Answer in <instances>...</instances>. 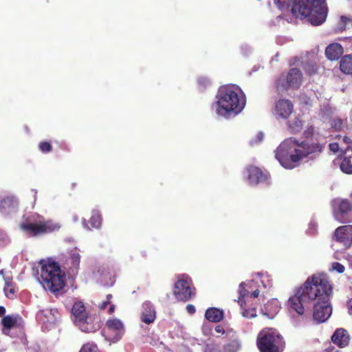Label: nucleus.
Returning <instances> with one entry per match:
<instances>
[{"mask_svg":"<svg viewBox=\"0 0 352 352\" xmlns=\"http://www.w3.org/2000/svg\"><path fill=\"white\" fill-rule=\"evenodd\" d=\"M332 294V287L327 275L316 274L307 278L302 287L287 302L288 307L299 315L304 313V305L312 303L314 319L319 323L326 321L331 315L332 309L329 302Z\"/></svg>","mask_w":352,"mask_h":352,"instance_id":"nucleus-1","label":"nucleus"},{"mask_svg":"<svg viewBox=\"0 0 352 352\" xmlns=\"http://www.w3.org/2000/svg\"><path fill=\"white\" fill-rule=\"evenodd\" d=\"M321 151L322 147L318 144H309L305 141L300 142L296 138H289L278 146L275 157L282 166L292 169L305 158L314 159Z\"/></svg>","mask_w":352,"mask_h":352,"instance_id":"nucleus-2","label":"nucleus"},{"mask_svg":"<svg viewBox=\"0 0 352 352\" xmlns=\"http://www.w3.org/2000/svg\"><path fill=\"white\" fill-rule=\"evenodd\" d=\"M325 0H274L281 11H291L300 19H307L313 25L323 23L327 16Z\"/></svg>","mask_w":352,"mask_h":352,"instance_id":"nucleus-3","label":"nucleus"},{"mask_svg":"<svg viewBox=\"0 0 352 352\" xmlns=\"http://www.w3.org/2000/svg\"><path fill=\"white\" fill-rule=\"evenodd\" d=\"M212 108L222 117L229 118L242 111L245 106V96L239 87L228 85L219 87Z\"/></svg>","mask_w":352,"mask_h":352,"instance_id":"nucleus-4","label":"nucleus"},{"mask_svg":"<svg viewBox=\"0 0 352 352\" xmlns=\"http://www.w3.org/2000/svg\"><path fill=\"white\" fill-rule=\"evenodd\" d=\"M40 282L46 290L55 294L61 291L65 285V275L58 263L50 261L42 264Z\"/></svg>","mask_w":352,"mask_h":352,"instance_id":"nucleus-5","label":"nucleus"},{"mask_svg":"<svg viewBox=\"0 0 352 352\" xmlns=\"http://www.w3.org/2000/svg\"><path fill=\"white\" fill-rule=\"evenodd\" d=\"M74 324L83 332H94L100 328L98 317L90 313L82 302H76L72 307Z\"/></svg>","mask_w":352,"mask_h":352,"instance_id":"nucleus-6","label":"nucleus"},{"mask_svg":"<svg viewBox=\"0 0 352 352\" xmlns=\"http://www.w3.org/2000/svg\"><path fill=\"white\" fill-rule=\"evenodd\" d=\"M20 228L26 235L33 236L57 230L60 228V225L52 221H45L43 217L34 214L26 223H21Z\"/></svg>","mask_w":352,"mask_h":352,"instance_id":"nucleus-7","label":"nucleus"},{"mask_svg":"<svg viewBox=\"0 0 352 352\" xmlns=\"http://www.w3.org/2000/svg\"><path fill=\"white\" fill-rule=\"evenodd\" d=\"M257 346L261 352H282L285 342L276 329H265L258 336Z\"/></svg>","mask_w":352,"mask_h":352,"instance_id":"nucleus-8","label":"nucleus"},{"mask_svg":"<svg viewBox=\"0 0 352 352\" xmlns=\"http://www.w3.org/2000/svg\"><path fill=\"white\" fill-rule=\"evenodd\" d=\"M173 294L175 298L180 301H187L194 296L195 289L192 286L191 278L186 274L179 276L175 283Z\"/></svg>","mask_w":352,"mask_h":352,"instance_id":"nucleus-9","label":"nucleus"},{"mask_svg":"<svg viewBox=\"0 0 352 352\" xmlns=\"http://www.w3.org/2000/svg\"><path fill=\"white\" fill-rule=\"evenodd\" d=\"M302 75L297 68H292L287 75L282 74L276 82L278 92L283 93L289 89H298L302 82Z\"/></svg>","mask_w":352,"mask_h":352,"instance_id":"nucleus-10","label":"nucleus"},{"mask_svg":"<svg viewBox=\"0 0 352 352\" xmlns=\"http://www.w3.org/2000/svg\"><path fill=\"white\" fill-rule=\"evenodd\" d=\"M248 285L247 283H241L239 286V297L238 302L241 307V315L246 318H252L256 316V309L255 307L247 308L246 302L243 301V298L249 297L257 298L259 294L258 289H255L253 292L250 291L248 289H245V286Z\"/></svg>","mask_w":352,"mask_h":352,"instance_id":"nucleus-11","label":"nucleus"},{"mask_svg":"<svg viewBox=\"0 0 352 352\" xmlns=\"http://www.w3.org/2000/svg\"><path fill=\"white\" fill-rule=\"evenodd\" d=\"M333 216L340 223L352 221V205L347 199H336L333 203Z\"/></svg>","mask_w":352,"mask_h":352,"instance_id":"nucleus-12","label":"nucleus"},{"mask_svg":"<svg viewBox=\"0 0 352 352\" xmlns=\"http://www.w3.org/2000/svg\"><path fill=\"white\" fill-rule=\"evenodd\" d=\"M103 332L106 340L116 342L120 340L124 335V324L120 319H109L106 322Z\"/></svg>","mask_w":352,"mask_h":352,"instance_id":"nucleus-13","label":"nucleus"},{"mask_svg":"<svg viewBox=\"0 0 352 352\" xmlns=\"http://www.w3.org/2000/svg\"><path fill=\"white\" fill-rule=\"evenodd\" d=\"M36 318L41 322L42 329L48 331L58 322L60 314L57 309H45L37 313Z\"/></svg>","mask_w":352,"mask_h":352,"instance_id":"nucleus-14","label":"nucleus"},{"mask_svg":"<svg viewBox=\"0 0 352 352\" xmlns=\"http://www.w3.org/2000/svg\"><path fill=\"white\" fill-rule=\"evenodd\" d=\"M258 281L261 282L264 288H270L272 286V279L270 275L267 273L258 272L252 275V280L245 282L248 283V285L245 286V289H248L251 292L258 289Z\"/></svg>","mask_w":352,"mask_h":352,"instance_id":"nucleus-15","label":"nucleus"},{"mask_svg":"<svg viewBox=\"0 0 352 352\" xmlns=\"http://www.w3.org/2000/svg\"><path fill=\"white\" fill-rule=\"evenodd\" d=\"M294 105L289 100L280 99L275 103L274 115L277 118L286 119L292 113Z\"/></svg>","mask_w":352,"mask_h":352,"instance_id":"nucleus-16","label":"nucleus"},{"mask_svg":"<svg viewBox=\"0 0 352 352\" xmlns=\"http://www.w3.org/2000/svg\"><path fill=\"white\" fill-rule=\"evenodd\" d=\"M337 241L343 243L346 247L352 244V226L346 225L338 227L334 233Z\"/></svg>","mask_w":352,"mask_h":352,"instance_id":"nucleus-17","label":"nucleus"},{"mask_svg":"<svg viewBox=\"0 0 352 352\" xmlns=\"http://www.w3.org/2000/svg\"><path fill=\"white\" fill-rule=\"evenodd\" d=\"M247 179L250 185H256L267 180V173H264L261 169L255 166H250L245 171Z\"/></svg>","mask_w":352,"mask_h":352,"instance_id":"nucleus-18","label":"nucleus"},{"mask_svg":"<svg viewBox=\"0 0 352 352\" xmlns=\"http://www.w3.org/2000/svg\"><path fill=\"white\" fill-rule=\"evenodd\" d=\"M18 207V199L14 196H8L0 200V210L3 214L14 213L17 210Z\"/></svg>","mask_w":352,"mask_h":352,"instance_id":"nucleus-19","label":"nucleus"},{"mask_svg":"<svg viewBox=\"0 0 352 352\" xmlns=\"http://www.w3.org/2000/svg\"><path fill=\"white\" fill-rule=\"evenodd\" d=\"M349 340L350 337L347 331L342 328L338 329L331 336L332 342L340 348L346 346Z\"/></svg>","mask_w":352,"mask_h":352,"instance_id":"nucleus-20","label":"nucleus"},{"mask_svg":"<svg viewBox=\"0 0 352 352\" xmlns=\"http://www.w3.org/2000/svg\"><path fill=\"white\" fill-rule=\"evenodd\" d=\"M155 318L156 313L153 305L148 301L144 302L141 314L142 320L146 324H150L155 320Z\"/></svg>","mask_w":352,"mask_h":352,"instance_id":"nucleus-21","label":"nucleus"},{"mask_svg":"<svg viewBox=\"0 0 352 352\" xmlns=\"http://www.w3.org/2000/svg\"><path fill=\"white\" fill-rule=\"evenodd\" d=\"M280 305L277 299H272L265 304L264 307L262 308L261 311L263 315L272 318H274L280 311Z\"/></svg>","mask_w":352,"mask_h":352,"instance_id":"nucleus-22","label":"nucleus"},{"mask_svg":"<svg viewBox=\"0 0 352 352\" xmlns=\"http://www.w3.org/2000/svg\"><path fill=\"white\" fill-rule=\"evenodd\" d=\"M343 54V48L339 43H331L329 45L325 50V55L329 60H335Z\"/></svg>","mask_w":352,"mask_h":352,"instance_id":"nucleus-23","label":"nucleus"},{"mask_svg":"<svg viewBox=\"0 0 352 352\" xmlns=\"http://www.w3.org/2000/svg\"><path fill=\"white\" fill-rule=\"evenodd\" d=\"M206 318L214 322H219L223 318V313L221 310L217 308H209L205 314Z\"/></svg>","mask_w":352,"mask_h":352,"instance_id":"nucleus-24","label":"nucleus"},{"mask_svg":"<svg viewBox=\"0 0 352 352\" xmlns=\"http://www.w3.org/2000/svg\"><path fill=\"white\" fill-rule=\"evenodd\" d=\"M241 344L238 338L235 336H232V339L223 348V352H237L240 350Z\"/></svg>","mask_w":352,"mask_h":352,"instance_id":"nucleus-25","label":"nucleus"},{"mask_svg":"<svg viewBox=\"0 0 352 352\" xmlns=\"http://www.w3.org/2000/svg\"><path fill=\"white\" fill-rule=\"evenodd\" d=\"M340 68L344 74H352V55H346L342 58Z\"/></svg>","mask_w":352,"mask_h":352,"instance_id":"nucleus-26","label":"nucleus"},{"mask_svg":"<svg viewBox=\"0 0 352 352\" xmlns=\"http://www.w3.org/2000/svg\"><path fill=\"white\" fill-rule=\"evenodd\" d=\"M16 323V318L11 316H4L2 319L3 331L5 334L8 335L10 329L13 327Z\"/></svg>","mask_w":352,"mask_h":352,"instance_id":"nucleus-27","label":"nucleus"},{"mask_svg":"<svg viewBox=\"0 0 352 352\" xmlns=\"http://www.w3.org/2000/svg\"><path fill=\"white\" fill-rule=\"evenodd\" d=\"M302 122L299 118H294L288 122V129L292 133H298L301 131L302 129Z\"/></svg>","mask_w":352,"mask_h":352,"instance_id":"nucleus-28","label":"nucleus"},{"mask_svg":"<svg viewBox=\"0 0 352 352\" xmlns=\"http://www.w3.org/2000/svg\"><path fill=\"white\" fill-rule=\"evenodd\" d=\"M341 170L346 174H352V160L350 157L344 158L340 163Z\"/></svg>","mask_w":352,"mask_h":352,"instance_id":"nucleus-29","label":"nucleus"},{"mask_svg":"<svg viewBox=\"0 0 352 352\" xmlns=\"http://www.w3.org/2000/svg\"><path fill=\"white\" fill-rule=\"evenodd\" d=\"M101 216L98 211L94 210L92 212V216L90 219V223L91 228H98L101 225Z\"/></svg>","mask_w":352,"mask_h":352,"instance_id":"nucleus-30","label":"nucleus"},{"mask_svg":"<svg viewBox=\"0 0 352 352\" xmlns=\"http://www.w3.org/2000/svg\"><path fill=\"white\" fill-rule=\"evenodd\" d=\"M70 258L72 260V263L73 265V267L75 269H77L80 264V256L76 250H74L71 251Z\"/></svg>","mask_w":352,"mask_h":352,"instance_id":"nucleus-31","label":"nucleus"},{"mask_svg":"<svg viewBox=\"0 0 352 352\" xmlns=\"http://www.w3.org/2000/svg\"><path fill=\"white\" fill-rule=\"evenodd\" d=\"M352 22V18H350V17H347V16H342L340 17V23H339V30L340 32L343 31L344 30H345L346 27V25L348 23H351Z\"/></svg>","mask_w":352,"mask_h":352,"instance_id":"nucleus-32","label":"nucleus"},{"mask_svg":"<svg viewBox=\"0 0 352 352\" xmlns=\"http://www.w3.org/2000/svg\"><path fill=\"white\" fill-rule=\"evenodd\" d=\"M97 346L92 343H87L82 346L80 352H96Z\"/></svg>","mask_w":352,"mask_h":352,"instance_id":"nucleus-33","label":"nucleus"},{"mask_svg":"<svg viewBox=\"0 0 352 352\" xmlns=\"http://www.w3.org/2000/svg\"><path fill=\"white\" fill-rule=\"evenodd\" d=\"M3 290L6 296L8 298H12L14 297L15 293V288L13 284L11 285V286H4Z\"/></svg>","mask_w":352,"mask_h":352,"instance_id":"nucleus-34","label":"nucleus"},{"mask_svg":"<svg viewBox=\"0 0 352 352\" xmlns=\"http://www.w3.org/2000/svg\"><path fill=\"white\" fill-rule=\"evenodd\" d=\"M331 270L336 271L338 273H342L344 272L345 267L343 265L340 264L338 262H333L331 264Z\"/></svg>","mask_w":352,"mask_h":352,"instance_id":"nucleus-35","label":"nucleus"},{"mask_svg":"<svg viewBox=\"0 0 352 352\" xmlns=\"http://www.w3.org/2000/svg\"><path fill=\"white\" fill-rule=\"evenodd\" d=\"M198 84L199 87L206 88L210 84V81L207 77L201 76L198 78Z\"/></svg>","mask_w":352,"mask_h":352,"instance_id":"nucleus-36","label":"nucleus"},{"mask_svg":"<svg viewBox=\"0 0 352 352\" xmlns=\"http://www.w3.org/2000/svg\"><path fill=\"white\" fill-rule=\"evenodd\" d=\"M39 148L43 153H48L52 150V146L49 142H43L39 144Z\"/></svg>","mask_w":352,"mask_h":352,"instance_id":"nucleus-37","label":"nucleus"},{"mask_svg":"<svg viewBox=\"0 0 352 352\" xmlns=\"http://www.w3.org/2000/svg\"><path fill=\"white\" fill-rule=\"evenodd\" d=\"M316 228H317L316 223L311 221L309 224V227L307 230V233L308 234H315V232L316 231Z\"/></svg>","mask_w":352,"mask_h":352,"instance_id":"nucleus-38","label":"nucleus"},{"mask_svg":"<svg viewBox=\"0 0 352 352\" xmlns=\"http://www.w3.org/2000/svg\"><path fill=\"white\" fill-rule=\"evenodd\" d=\"M111 298H112V295H111V294H108V295L107 296V300H104V301H103V302H102L99 305V306H98V307H99V308H100V309H106V307H107V305L110 304V302H111Z\"/></svg>","mask_w":352,"mask_h":352,"instance_id":"nucleus-39","label":"nucleus"},{"mask_svg":"<svg viewBox=\"0 0 352 352\" xmlns=\"http://www.w3.org/2000/svg\"><path fill=\"white\" fill-rule=\"evenodd\" d=\"M329 149L333 152V153H336L337 151H338L340 148V143L338 142H333V143H331L329 144Z\"/></svg>","mask_w":352,"mask_h":352,"instance_id":"nucleus-40","label":"nucleus"},{"mask_svg":"<svg viewBox=\"0 0 352 352\" xmlns=\"http://www.w3.org/2000/svg\"><path fill=\"white\" fill-rule=\"evenodd\" d=\"M5 286H11L13 284L12 278L10 276H3Z\"/></svg>","mask_w":352,"mask_h":352,"instance_id":"nucleus-41","label":"nucleus"},{"mask_svg":"<svg viewBox=\"0 0 352 352\" xmlns=\"http://www.w3.org/2000/svg\"><path fill=\"white\" fill-rule=\"evenodd\" d=\"M186 310H187L188 313L191 315L195 314L196 311L195 307L190 304H189L186 306Z\"/></svg>","mask_w":352,"mask_h":352,"instance_id":"nucleus-42","label":"nucleus"},{"mask_svg":"<svg viewBox=\"0 0 352 352\" xmlns=\"http://www.w3.org/2000/svg\"><path fill=\"white\" fill-rule=\"evenodd\" d=\"M314 133V127L312 126H310L307 129V130L305 131L306 137H309L312 135Z\"/></svg>","mask_w":352,"mask_h":352,"instance_id":"nucleus-43","label":"nucleus"},{"mask_svg":"<svg viewBox=\"0 0 352 352\" xmlns=\"http://www.w3.org/2000/svg\"><path fill=\"white\" fill-rule=\"evenodd\" d=\"M214 331L217 333H221V334L225 333L224 329L221 325H217L214 328Z\"/></svg>","mask_w":352,"mask_h":352,"instance_id":"nucleus-44","label":"nucleus"},{"mask_svg":"<svg viewBox=\"0 0 352 352\" xmlns=\"http://www.w3.org/2000/svg\"><path fill=\"white\" fill-rule=\"evenodd\" d=\"M347 306L349 314L352 315V298L348 300Z\"/></svg>","mask_w":352,"mask_h":352,"instance_id":"nucleus-45","label":"nucleus"},{"mask_svg":"<svg viewBox=\"0 0 352 352\" xmlns=\"http://www.w3.org/2000/svg\"><path fill=\"white\" fill-rule=\"evenodd\" d=\"M264 134L262 132H260L257 134L256 138L258 142H261L263 139Z\"/></svg>","mask_w":352,"mask_h":352,"instance_id":"nucleus-46","label":"nucleus"},{"mask_svg":"<svg viewBox=\"0 0 352 352\" xmlns=\"http://www.w3.org/2000/svg\"><path fill=\"white\" fill-rule=\"evenodd\" d=\"M6 313V309L3 306H0V317L3 316Z\"/></svg>","mask_w":352,"mask_h":352,"instance_id":"nucleus-47","label":"nucleus"},{"mask_svg":"<svg viewBox=\"0 0 352 352\" xmlns=\"http://www.w3.org/2000/svg\"><path fill=\"white\" fill-rule=\"evenodd\" d=\"M115 310V305H110V307L108 310V313L109 314H112Z\"/></svg>","mask_w":352,"mask_h":352,"instance_id":"nucleus-48","label":"nucleus"},{"mask_svg":"<svg viewBox=\"0 0 352 352\" xmlns=\"http://www.w3.org/2000/svg\"><path fill=\"white\" fill-rule=\"evenodd\" d=\"M308 72H309V73H315V72H316V69L315 66H314V65H312V66H311V69H309V70H308Z\"/></svg>","mask_w":352,"mask_h":352,"instance_id":"nucleus-49","label":"nucleus"},{"mask_svg":"<svg viewBox=\"0 0 352 352\" xmlns=\"http://www.w3.org/2000/svg\"><path fill=\"white\" fill-rule=\"evenodd\" d=\"M342 140L346 143H349L350 140L347 137H343L342 138Z\"/></svg>","mask_w":352,"mask_h":352,"instance_id":"nucleus-50","label":"nucleus"},{"mask_svg":"<svg viewBox=\"0 0 352 352\" xmlns=\"http://www.w3.org/2000/svg\"><path fill=\"white\" fill-rule=\"evenodd\" d=\"M83 225H84V227H85V228H87V223H86V221H85V220H84V221H83Z\"/></svg>","mask_w":352,"mask_h":352,"instance_id":"nucleus-51","label":"nucleus"},{"mask_svg":"<svg viewBox=\"0 0 352 352\" xmlns=\"http://www.w3.org/2000/svg\"><path fill=\"white\" fill-rule=\"evenodd\" d=\"M36 194H37V191L34 190V199H36Z\"/></svg>","mask_w":352,"mask_h":352,"instance_id":"nucleus-52","label":"nucleus"},{"mask_svg":"<svg viewBox=\"0 0 352 352\" xmlns=\"http://www.w3.org/2000/svg\"><path fill=\"white\" fill-rule=\"evenodd\" d=\"M113 282H114V280L111 281V283H110V285H112Z\"/></svg>","mask_w":352,"mask_h":352,"instance_id":"nucleus-53","label":"nucleus"}]
</instances>
